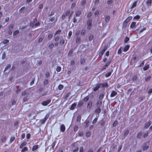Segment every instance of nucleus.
<instances>
[{
  "instance_id": "nucleus-1",
  "label": "nucleus",
  "mask_w": 152,
  "mask_h": 152,
  "mask_svg": "<svg viewBox=\"0 0 152 152\" xmlns=\"http://www.w3.org/2000/svg\"><path fill=\"white\" fill-rule=\"evenodd\" d=\"M49 116V115L48 114H47L45 116L44 118L43 119H41L39 120V124L40 125H41L45 123V122L46 121V120L48 119V117Z\"/></svg>"
},
{
  "instance_id": "nucleus-2",
  "label": "nucleus",
  "mask_w": 152,
  "mask_h": 152,
  "mask_svg": "<svg viewBox=\"0 0 152 152\" xmlns=\"http://www.w3.org/2000/svg\"><path fill=\"white\" fill-rule=\"evenodd\" d=\"M105 123L106 122L105 121L102 120L98 122L97 125L99 126V127L102 128L105 125Z\"/></svg>"
},
{
  "instance_id": "nucleus-3",
  "label": "nucleus",
  "mask_w": 152,
  "mask_h": 152,
  "mask_svg": "<svg viewBox=\"0 0 152 152\" xmlns=\"http://www.w3.org/2000/svg\"><path fill=\"white\" fill-rule=\"evenodd\" d=\"M51 99L47 100L45 101L42 102L41 103V104L44 106H46L50 103L51 102Z\"/></svg>"
},
{
  "instance_id": "nucleus-4",
  "label": "nucleus",
  "mask_w": 152,
  "mask_h": 152,
  "mask_svg": "<svg viewBox=\"0 0 152 152\" xmlns=\"http://www.w3.org/2000/svg\"><path fill=\"white\" fill-rule=\"evenodd\" d=\"M92 20L91 19H90L87 21V25H88L87 29H90L92 27Z\"/></svg>"
},
{
  "instance_id": "nucleus-5",
  "label": "nucleus",
  "mask_w": 152,
  "mask_h": 152,
  "mask_svg": "<svg viewBox=\"0 0 152 152\" xmlns=\"http://www.w3.org/2000/svg\"><path fill=\"white\" fill-rule=\"evenodd\" d=\"M100 88L101 87L102 88H107L108 87V85L107 83H99Z\"/></svg>"
},
{
  "instance_id": "nucleus-6",
  "label": "nucleus",
  "mask_w": 152,
  "mask_h": 152,
  "mask_svg": "<svg viewBox=\"0 0 152 152\" xmlns=\"http://www.w3.org/2000/svg\"><path fill=\"white\" fill-rule=\"evenodd\" d=\"M101 112V108L99 107H97L95 110V113L98 115V117L99 116V114Z\"/></svg>"
},
{
  "instance_id": "nucleus-7",
  "label": "nucleus",
  "mask_w": 152,
  "mask_h": 152,
  "mask_svg": "<svg viewBox=\"0 0 152 152\" xmlns=\"http://www.w3.org/2000/svg\"><path fill=\"white\" fill-rule=\"evenodd\" d=\"M65 126L64 124H62L61 125L60 130L61 132H64L65 131Z\"/></svg>"
},
{
  "instance_id": "nucleus-8",
  "label": "nucleus",
  "mask_w": 152,
  "mask_h": 152,
  "mask_svg": "<svg viewBox=\"0 0 152 152\" xmlns=\"http://www.w3.org/2000/svg\"><path fill=\"white\" fill-rule=\"evenodd\" d=\"M149 148V145L147 144V143H145L144 144L143 147V150L145 151L148 149Z\"/></svg>"
},
{
  "instance_id": "nucleus-9",
  "label": "nucleus",
  "mask_w": 152,
  "mask_h": 152,
  "mask_svg": "<svg viewBox=\"0 0 152 152\" xmlns=\"http://www.w3.org/2000/svg\"><path fill=\"white\" fill-rule=\"evenodd\" d=\"M137 2V1H134L133 3V4H132V6H131V7L129 8V9L131 10H130V11L132 10V9L133 8H134L136 6Z\"/></svg>"
},
{
  "instance_id": "nucleus-10",
  "label": "nucleus",
  "mask_w": 152,
  "mask_h": 152,
  "mask_svg": "<svg viewBox=\"0 0 152 152\" xmlns=\"http://www.w3.org/2000/svg\"><path fill=\"white\" fill-rule=\"evenodd\" d=\"M117 94V92L114 91H113L111 92V94L110 95V97H113L116 95Z\"/></svg>"
},
{
  "instance_id": "nucleus-11",
  "label": "nucleus",
  "mask_w": 152,
  "mask_h": 152,
  "mask_svg": "<svg viewBox=\"0 0 152 152\" xmlns=\"http://www.w3.org/2000/svg\"><path fill=\"white\" fill-rule=\"evenodd\" d=\"M102 104V102L100 100H98L96 102V105L97 107L100 108Z\"/></svg>"
},
{
  "instance_id": "nucleus-12",
  "label": "nucleus",
  "mask_w": 152,
  "mask_h": 152,
  "mask_svg": "<svg viewBox=\"0 0 152 152\" xmlns=\"http://www.w3.org/2000/svg\"><path fill=\"white\" fill-rule=\"evenodd\" d=\"M151 125V121H149L148 122H146L145 125L144 126V128L145 129L148 128L149 126Z\"/></svg>"
},
{
  "instance_id": "nucleus-13",
  "label": "nucleus",
  "mask_w": 152,
  "mask_h": 152,
  "mask_svg": "<svg viewBox=\"0 0 152 152\" xmlns=\"http://www.w3.org/2000/svg\"><path fill=\"white\" fill-rule=\"evenodd\" d=\"M77 104L76 103H74L72 104L71 106V107L70 108V109L72 110H74Z\"/></svg>"
},
{
  "instance_id": "nucleus-14",
  "label": "nucleus",
  "mask_w": 152,
  "mask_h": 152,
  "mask_svg": "<svg viewBox=\"0 0 152 152\" xmlns=\"http://www.w3.org/2000/svg\"><path fill=\"white\" fill-rule=\"evenodd\" d=\"M71 95V93L69 92L63 97V98L65 100H66L69 96Z\"/></svg>"
},
{
  "instance_id": "nucleus-15",
  "label": "nucleus",
  "mask_w": 152,
  "mask_h": 152,
  "mask_svg": "<svg viewBox=\"0 0 152 152\" xmlns=\"http://www.w3.org/2000/svg\"><path fill=\"white\" fill-rule=\"evenodd\" d=\"M110 19V17L109 15L105 16V21L107 23H108Z\"/></svg>"
},
{
  "instance_id": "nucleus-16",
  "label": "nucleus",
  "mask_w": 152,
  "mask_h": 152,
  "mask_svg": "<svg viewBox=\"0 0 152 152\" xmlns=\"http://www.w3.org/2000/svg\"><path fill=\"white\" fill-rule=\"evenodd\" d=\"M92 102L91 101H90L88 103L87 107L89 109H90L92 106Z\"/></svg>"
},
{
  "instance_id": "nucleus-17",
  "label": "nucleus",
  "mask_w": 152,
  "mask_h": 152,
  "mask_svg": "<svg viewBox=\"0 0 152 152\" xmlns=\"http://www.w3.org/2000/svg\"><path fill=\"white\" fill-rule=\"evenodd\" d=\"M99 88H100V86H99L98 83L96 85V87L93 89V91H96L98 90Z\"/></svg>"
},
{
  "instance_id": "nucleus-18",
  "label": "nucleus",
  "mask_w": 152,
  "mask_h": 152,
  "mask_svg": "<svg viewBox=\"0 0 152 152\" xmlns=\"http://www.w3.org/2000/svg\"><path fill=\"white\" fill-rule=\"evenodd\" d=\"M39 146L38 145H35L33 146L32 150L33 151H34L37 149L39 148Z\"/></svg>"
},
{
  "instance_id": "nucleus-19",
  "label": "nucleus",
  "mask_w": 152,
  "mask_h": 152,
  "mask_svg": "<svg viewBox=\"0 0 152 152\" xmlns=\"http://www.w3.org/2000/svg\"><path fill=\"white\" fill-rule=\"evenodd\" d=\"M129 47L130 46L129 45H126L124 48L123 51L124 52L127 51L129 49Z\"/></svg>"
},
{
  "instance_id": "nucleus-20",
  "label": "nucleus",
  "mask_w": 152,
  "mask_h": 152,
  "mask_svg": "<svg viewBox=\"0 0 152 152\" xmlns=\"http://www.w3.org/2000/svg\"><path fill=\"white\" fill-rule=\"evenodd\" d=\"M76 42L77 44H80V37H76Z\"/></svg>"
},
{
  "instance_id": "nucleus-21",
  "label": "nucleus",
  "mask_w": 152,
  "mask_h": 152,
  "mask_svg": "<svg viewBox=\"0 0 152 152\" xmlns=\"http://www.w3.org/2000/svg\"><path fill=\"white\" fill-rule=\"evenodd\" d=\"M152 3V0H147L146 3L148 6H151Z\"/></svg>"
},
{
  "instance_id": "nucleus-22",
  "label": "nucleus",
  "mask_w": 152,
  "mask_h": 152,
  "mask_svg": "<svg viewBox=\"0 0 152 152\" xmlns=\"http://www.w3.org/2000/svg\"><path fill=\"white\" fill-rule=\"evenodd\" d=\"M27 144V142L26 141H24L19 146L20 148H23V147L26 145Z\"/></svg>"
},
{
  "instance_id": "nucleus-23",
  "label": "nucleus",
  "mask_w": 152,
  "mask_h": 152,
  "mask_svg": "<svg viewBox=\"0 0 152 152\" xmlns=\"http://www.w3.org/2000/svg\"><path fill=\"white\" fill-rule=\"evenodd\" d=\"M113 72V70H112L110 72L107 73L105 75V76L106 77H109L111 74Z\"/></svg>"
},
{
  "instance_id": "nucleus-24",
  "label": "nucleus",
  "mask_w": 152,
  "mask_h": 152,
  "mask_svg": "<svg viewBox=\"0 0 152 152\" xmlns=\"http://www.w3.org/2000/svg\"><path fill=\"white\" fill-rule=\"evenodd\" d=\"M136 25V22H132L130 25V27L131 28H133Z\"/></svg>"
},
{
  "instance_id": "nucleus-25",
  "label": "nucleus",
  "mask_w": 152,
  "mask_h": 152,
  "mask_svg": "<svg viewBox=\"0 0 152 152\" xmlns=\"http://www.w3.org/2000/svg\"><path fill=\"white\" fill-rule=\"evenodd\" d=\"M142 135V132H138L137 134V138L140 139L141 137V136Z\"/></svg>"
},
{
  "instance_id": "nucleus-26",
  "label": "nucleus",
  "mask_w": 152,
  "mask_h": 152,
  "mask_svg": "<svg viewBox=\"0 0 152 152\" xmlns=\"http://www.w3.org/2000/svg\"><path fill=\"white\" fill-rule=\"evenodd\" d=\"M83 101H80L78 103L77 106L79 107H80L83 105Z\"/></svg>"
},
{
  "instance_id": "nucleus-27",
  "label": "nucleus",
  "mask_w": 152,
  "mask_h": 152,
  "mask_svg": "<svg viewBox=\"0 0 152 152\" xmlns=\"http://www.w3.org/2000/svg\"><path fill=\"white\" fill-rule=\"evenodd\" d=\"M81 14V12L80 10H77L75 12V15L76 17L79 16Z\"/></svg>"
},
{
  "instance_id": "nucleus-28",
  "label": "nucleus",
  "mask_w": 152,
  "mask_h": 152,
  "mask_svg": "<svg viewBox=\"0 0 152 152\" xmlns=\"http://www.w3.org/2000/svg\"><path fill=\"white\" fill-rule=\"evenodd\" d=\"M14 27V25L13 24H11L9 26L8 29L9 30H12Z\"/></svg>"
},
{
  "instance_id": "nucleus-29",
  "label": "nucleus",
  "mask_w": 152,
  "mask_h": 152,
  "mask_svg": "<svg viewBox=\"0 0 152 152\" xmlns=\"http://www.w3.org/2000/svg\"><path fill=\"white\" fill-rule=\"evenodd\" d=\"M149 68V66L148 64L145 66L143 68V70L144 71H146Z\"/></svg>"
},
{
  "instance_id": "nucleus-30",
  "label": "nucleus",
  "mask_w": 152,
  "mask_h": 152,
  "mask_svg": "<svg viewBox=\"0 0 152 152\" xmlns=\"http://www.w3.org/2000/svg\"><path fill=\"white\" fill-rule=\"evenodd\" d=\"M104 94H101L99 96V100H101L103 98H104Z\"/></svg>"
},
{
  "instance_id": "nucleus-31",
  "label": "nucleus",
  "mask_w": 152,
  "mask_h": 152,
  "mask_svg": "<svg viewBox=\"0 0 152 152\" xmlns=\"http://www.w3.org/2000/svg\"><path fill=\"white\" fill-rule=\"evenodd\" d=\"M28 150V148L26 147H24L21 150V152H25Z\"/></svg>"
},
{
  "instance_id": "nucleus-32",
  "label": "nucleus",
  "mask_w": 152,
  "mask_h": 152,
  "mask_svg": "<svg viewBox=\"0 0 152 152\" xmlns=\"http://www.w3.org/2000/svg\"><path fill=\"white\" fill-rule=\"evenodd\" d=\"M11 68V64H9L7 66L5 67V69L4 71V72H5L6 71L8 70L9 69H10Z\"/></svg>"
},
{
  "instance_id": "nucleus-33",
  "label": "nucleus",
  "mask_w": 152,
  "mask_h": 152,
  "mask_svg": "<svg viewBox=\"0 0 152 152\" xmlns=\"http://www.w3.org/2000/svg\"><path fill=\"white\" fill-rule=\"evenodd\" d=\"M7 137L5 136H3L1 139V141L3 142H5L6 140Z\"/></svg>"
},
{
  "instance_id": "nucleus-34",
  "label": "nucleus",
  "mask_w": 152,
  "mask_h": 152,
  "mask_svg": "<svg viewBox=\"0 0 152 152\" xmlns=\"http://www.w3.org/2000/svg\"><path fill=\"white\" fill-rule=\"evenodd\" d=\"M129 38L127 36H126L124 39V42L125 43H126L129 40Z\"/></svg>"
},
{
  "instance_id": "nucleus-35",
  "label": "nucleus",
  "mask_w": 152,
  "mask_h": 152,
  "mask_svg": "<svg viewBox=\"0 0 152 152\" xmlns=\"http://www.w3.org/2000/svg\"><path fill=\"white\" fill-rule=\"evenodd\" d=\"M15 138L14 136H12L10 138V142L11 143H12V142H13V141L15 140Z\"/></svg>"
},
{
  "instance_id": "nucleus-36",
  "label": "nucleus",
  "mask_w": 152,
  "mask_h": 152,
  "mask_svg": "<svg viewBox=\"0 0 152 152\" xmlns=\"http://www.w3.org/2000/svg\"><path fill=\"white\" fill-rule=\"evenodd\" d=\"M79 148L78 147H76L75 149H72V151L73 152H77L78 151Z\"/></svg>"
},
{
  "instance_id": "nucleus-37",
  "label": "nucleus",
  "mask_w": 152,
  "mask_h": 152,
  "mask_svg": "<svg viewBox=\"0 0 152 152\" xmlns=\"http://www.w3.org/2000/svg\"><path fill=\"white\" fill-rule=\"evenodd\" d=\"M85 62V60L84 58H81L80 59V63L81 64Z\"/></svg>"
},
{
  "instance_id": "nucleus-38",
  "label": "nucleus",
  "mask_w": 152,
  "mask_h": 152,
  "mask_svg": "<svg viewBox=\"0 0 152 152\" xmlns=\"http://www.w3.org/2000/svg\"><path fill=\"white\" fill-rule=\"evenodd\" d=\"M86 32V30L85 29H83L81 31V35L82 36H83L85 34Z\"/></svg>"
},
{
  "instance_id": "nucleus-39",
  "label": "nucleus",
  "mask_w": 152,
  "mask_h": 152,
  "mask_svg": "<svg viewBox=\"0 0 152 152\" xmlns=\"http://www.w3.org/2000/svg\"><path fill=\"white\" fill-rule=\"evenodd\" d=\"M140 18V16L138 15H137L134 17L133 19L134 20H137L139 19Z\"/></svg>"
},
{
  "instance_id": "nucleus-40",
  "label": "nucleus",
  "mask_w": 152,
  "mask_h": 152,
  "mask_svg": "<svg viewBox=\"0 0 152 152\" xmlns=\"http://www.w3.org/2000/svg\"><path fill=\"white\" fill-rule=\"evenodd\" d=\"M56 141L55 140L53 141V143H52V148L53 150L54 149V147L56 143Z\"/></svg>"
},
{
  "instance_id": "nucleus-41",
  "label": "nucleus",
  "mask_w": 152,
  "mask_h": 152,
  "mask_svg": "<svg viewBox=\"0 0 152 152\" xmlns=\"http://www.w3.org/2000/svg\"><path fill=\"white\" fill-rule=\"evenodd\" d=\"M48 83V79H45L43 82V84L44 86H46Z\"/></svg>"
},
{
  "instance_id": "nucleus-42",
  "label": "nucleus",
  "mask_w": 152,
  "mask_h": 152,
  "mask_svg": "<svg viewBox=\"0 0 152 152\" xmlns=\"http://www.w3.org/2000/svg\"><path fill=\"white\" fill-rule=\"evenodd\" d=\"M19 33V31L18 30H16L14 31L13 33V35L14 36L16 35L17 34H18Z\"/></svg>"
},
{
  "instance_id": "nucleus-43",
  "label": "nucleus",
  "mask_w": 152,
  "mask_h": 152,
  "mask_svg": "<svg viewBox=\"0 0 152 152\" xmlns=\"http://www.w3.org/2000/svg\"><path fill=\"white\" fill-rule=\"evenodd\" d=\"M73 49H71L68 53V55L71 56L73 53Z\"/></svg>"
},
{
  "instance_id": "nucleus-44",
  "label": "nucleus",
  "mask_w": 152,
  "mask_h": 152,
  "mask_svg": "<svg viewBox=\"0 0 152 152\" xmlns=\"http://www.w3.org/2000/svg\"><path fill=\"white\" fill-rule=\"evenodd\" d=\"M63 88H64L63 85H61V84H60L58 86V88L59 90H61L62 89H63Z\"/></svg>"
},
{
  "instance_id": "nucleus-45",
  "label": "nucleus",
  "mask_w": 152,
  "mask_h": 152,
  "mask_svg": "<svg viewBox=\"0 0 152 152\" xmlns=\"http://www.w3.org/2000/svg\"><path fill=\"white\" fill-rule=\"evenodd\" d=\"M129 131L127 130H126L124 132V136L125 137H126L128 134L129 133Z\"/></svg>"
},
{
  "instance_id": "nucleus-46",
  "label": "nucleus",
  "mask_w": 152,
  "mask_h": 152,
  "mask_svg": "<svg viewBox=\"0 0 152 152\" xmlns=\"http://www.w3.org/2000/svg\"><path fill=\"white\" fill-rule=\"evenodd\" d=\"M9 42V40L7 39H4L2 41V43L4 44H7Z\"/></svg>"
},
{
  "instance_id": "nucleus-47",
  "label": "nucleus",
  "mask_w": 152,
  "mask_h": 152,
  "mask_svg": "<svg viewBox=\"0 0 152 152\" xmlns=\"http://www.w3.org/2000/svg\"><path fill=\"white\" fill-rule=\"evenodd\" d=\"M54 46V45L52 43H51L50 44L49 46V48L50 49H51Z\"/></svg>"
},
{
  "instance_id": "nucleus-48",
  "label": "nucleus",
  "mask_w": 152,
  "mask_h": 152,
  "mask_svg": "<svg viewBox=\"0 0 152 152\" xmlns=\"http://www.w3.org/2000/svg\"><path fill=\"white\" fill-rule=\"evenodd\" d=\"M105 51L103 50H101L99 52V56H102L103 54L104 53Z\"/></svg>"
},
{
  "instance_id": "nucleus-49",
  "label": "nucleus",
  "mask_w": 152,
  "mask_h": 152,
  "mask_svg": "<svg viewBox=\"0 0 152 152\" xmlns=\"http://www.w3.org/2000/svg\"><path fill=\"white\" fill-rule=\"evenodd\" d=\"M89 99V96H88L84 98L83 101L84 102H86L88 101V100Z\"/></svg>"
},
{
  "instance_id": "nucleus-50",
  "label": "nucleus",
  "mask_w": 152,
  "mask_h": 152,
  "mask_svg": "<svg viewBox=\"0 0 152 152\" xmlns=\"http://www.w3.org/2000/svg\"><path fill=\"white\" fill-rule=\"evenodd\" d=\"M112 62V61L111 60H109L105 64V66H106L107 67Z\"/></svg>"
},
{
  "instance_id": "nucleus-51",
  "label": "nucleus",
  "mask_w": 152,
  "mask_h": 152,
  "mask_svg": "<svg viewBox=\"0 0 152 152\" xmlns=\"http://www.w3.org/2000/svg\"><path fill=\"white\" fill-rule=\"evenodd\" d=\"M78 133V136L80 137H82L83 135V133L82 132H79Z\"/></svg>"
},
{
  "instance_id": "nucleus-52",
  "label": "nucleus",
  "mask_w": 152,
  "mask_h": 152,
  "mask_svg": "<svg viewBox=\"0 0 152 152\" xmlns=\"http://www.w3.org/2000/svg\"><path fill=\"white\" fill-rule=\"evenodd\" d=\"M64 39H61L60 42V44L61 45H63L64 44Z\"/></svg>"
},
{
  "instance_id": "nucleus-53",
  "label": "nucleus",
  "mask_w": 152,
  "mask_h": 152,
  "mask_svg": "<svg viewBox=\"0 0 152 152\" xmlns=\"http://www.w3.org/2000/svg\"><path fill=\"white\" fill-rule=\"evenodd\" d=\"M78 129V126L77 125H75L74 128V131L76 132Z\"/></svg>"
},
{
  "instance_id": "nucleus-54",
  "label": "nucleus",
  "mask_w": 152,
  "mask_h": 152,
  "mask_svg": "<svg viewBox=\"0 0 152 152\" xmlns=\"http://www.w3.org/2000/svg\"><path fill=\"white\" fill-rule=\"evenodd\" d=\"M137 78V76L136 75H134L132 77V80L133 81H135Z\"/></svg>"
},
{
  "instance_id": "nucleus-55",
  "label": "nucleus",
  "mask_w": 152,
  "mask_h": 152,
  "mask_svg": "<svg viewBox=\"0 0 152 152\" xmlns=\"http://www.w3.org/2000/svg\"><path fill=\"white\" fill-rule=\"evenodd\" d=\"M53 37V34H50L48 35V40H50Z\"/></svg>"
},
{
  "instance_id": "nucleus-56",
  "label": "nucleus",
  "mask_w": 152,
  "mask_h": 152,
  "mask_svg": "<svg viewBox=\"0 0 152 152\" xmlns=\"http://www.w3.org/2000/svg\"><path fill=\"white\" fill-rule=\"evenodd\" d=\"M80 31L78 30L76 31V33L75 34V35L77 37H78V36L80 34Z\"/></svg>"
},
{
  "instance_id": "nucleus-57",
  "label": "nucleus",
  "mask_w": 152,
  "mask_h": 152,
  "mask_svg": "<svg viewBox=\"0 0 152 152\" xmlns=\"http://www.w3.org/2000/svg\"><path fill=\"white\" fill-rule=\"evenodd\" d=\"M94 38V36L93 35H91L89 37V40L90 41H91Z\"/></svg>"
},
{
  "instance_id": "nucleus-58",
  "label": "nucleus",
  "mask_w": 152,
  "mask_h": 152,
  "mask_svg": "<svg viewBox=\"0 0 152 152\" xmlns=\"http://www.w3.org/2000/svg\"><path fill=\"white\" fill-rule=\"evenodd\" d=\"M118 123V122L117 121H115L113 124V126H115L117 125Z\"/></svg>"
},
{
  "instance_id": "nucleus-59",
  "label": "nucleus",
  "mask_w": 152,
  "mask_h": 152,
  "mask_svg": "<svg viewBox=\"0 0 152 152\" xmlns=\"http://www.w3.org/2000/svg\"><path fill=\"white\" fill-rule=\"evenodd\" d=\"M108 48V46L107 45H105L104 46V48L102 49L105 51Z\"/></svg>"
},
{
  "instance_id": "nucleus-60",
  "label": "nucleus",
  "mask_w": 152,
  "mask_h": 152,
  "mask_svg": "<svg viewBox=\"0 0 152 152\" xmlns=\"http://www.w3.org/2000/svg\"><path fill=\"white\" fill-rule=\"evenodd\" d=\"M144 64V61H142V63H141V64L139 65L138 67H141L142 66H143Z\"/></svg>"
},
{
  "instance_id": "nucleus-61",
  "label": "nucleus",
  "mask_w": 152,
  "mask_h": 152,
  "mask_svg": "<svg viewBox=\"0 0 152 152\" xmlns=\"http://www.w3.org/2000/svg\"><path fill=\"white\" fill-rule=\"evenodd\" d=\"M86 136L87 137H89L91 135V134H90V131H87L86 132Z\"/></svg>"
},
{
  "instance_id": "nucleus-62",
  "label": "nucleus",
  "mask_w": 152,
  "mask_h": 152,
  "mask_svg": "<svg viewBox=\"0 0 152 152\" xmlns=\"http://www.w3.org/2000/svg\"><path fill=\"white\" fill-rule=\"evenodd\" d=\"M61 69V68L59 66H58L56 68V70L58 72H59Z\"/></svg>"
},
{
  "instance_id": "nucleus-63",
  "label": "nucleus",
  "mask_w": 152,
  "mask_h": 152,
  "mask_svg": "<svg viewBox=\"0 0 152 152\" xmlns=\"http://www.w3.org/2000/svg\"><path fill=\"white\" fill-rule=\"evenodd\" d=\"M25 9V7H22L21 9H20L19 10V12L20 13H21L23 11V10H24Z\"/></svg>"
},
{
  "instance_id": "nucleus-64",
  "label": "nucleus",
  "mask_w": 152,
  "mask_h": 152,
  "mask_svg": "<svg viewBox=\"0 0 152 152\" xmlns=\"http://www.w3.org/2000/svg\"><path fill=\"white\" fill-rule=\"evenodd\" d=\"M83 152V148L82 146H81L80 148L79 149V152Z\"/></svg>"
}]
</instances>
